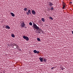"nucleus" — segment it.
<instances>
[{
	"label": "nucleus",
	"instance_id": "f257e3e1",
	"mask_svg": "<svg viewBox=\"0 0 73 73\" xmlns=\"http://www.w3.org/2000/svg\"><path fill=\"white\" fill-rule=\"evenodd\" d=\"M33 28H34V29H35L37 30H38V29H40V28H39V27L37 26V25L35 23H34L33 24Z\"/></svg>",
	"mask_w": 73,
	"mask_h": 73
},
{
	"label": "nucleus",
	"instance_id": "f03ea898",
	"mask_svg": "<svg viewBox=\"0 0 73 73\" xmlns=\"http://www.w3.org/2000/svg\"><path fill=\"white\" fill-rule=\"evenodd\" d=\"M20 25L22 28H24V27H25V24L24 21H22L20 23Z\"/></svg>",
	"mask_w": 73,
	"mask_h": 73
},
{
	"label": "nucleus",
	"instance_id": "7ed1b4c3",
	"mask_svg": "<svg viewBox=\"0 0 73 73\" xmlns=\"http://www.w3.org/2000/svg\"><path fill=\"white\" fill-rule=\"evenodd\" d=\"M26 15H31L32 14V13H31V10H28V12L26 11Z\"/></svg>",
	"mask_w": 73,
	"mask_h": 73
},
{
	"label": "nucleus",
	"instance_id": "20e7f679",
	"mask_svg": "<svg viewBox=\"0 0 73 73\" xmlns=\"http://www.w3.org/2000/svg\"><path fill=\"white\" fill-rule=\"evenodd\" d=\"M47 4L50 7H52V5H53V3L50 2H48L47 3Z\"/></svg>",
	"mask_w": 73,
	"mask_h": 73
},
{
	"label": "nucleus",
	"instance_id": "39448f33",
	"mask_svg": "<svg viewBox=\"0 0 73 73\" xmlns=\"http://www.w3.org/2000/svg\"><path fill=\"white\" fill-rule=\"evenodd\" d=\"M23 38L24 39H25L26 41H29V38L27 36H23Z\"/></svg>",
	"mask_w": 73,
	"mask_h": 73
},
{
	"label": "nucleus",
	"instance_id": "423d86ee",
	"mask_svg": "<svg viewBox=\"0 0 73 73\" xmlns=\"http://www.w3.org/2000/svg\"><path fill=\"white\" fill-rule=\"evenodd\" d=\"M31 12L33 15H36V12H35V10H32L31 11Z\"/></svg>",
	"mask_w": 73,
	"mask_h": 73
},
{
	"label": "nucleus",
	"instance_id": "0eeeda50",
	"mask_svg": "<svg viewBox=\"0 0 73 73\" xmlns=\"http://www.w3.org/2000/svg\"><path fill=\"white\" fill-rule=\"evenodd\" d=\"M33 52L34 53H37V54H38L39 53H40V52L38 51H37L36 50H34L33 51Z\"/></svg>",
	"mask_w": 73,
	"mask_h": 73
},
{
	"label": "nucleus",
	"instance_id": "6e6552de",
	"mask_svg": "<svg viewBox=\"0 0 73 73\" xmlns=\"http://www.w3.org/2000/svg\"><path fill=\"white\" fill-rule=\"evenodd\" d=\"M39 59L41 62H43V58L40 57Z\"/></svg>",
	"mask_w": 73,
	"mask_h": 73
},
{
	"label": "nucleus",
	"instance_id": "1a4fd4ad",
	"mask_svg": "<svg viewBox=\"0 0 73 73\" xmlns=\"http://www.w3.org/2000/svg\"><path fill=\"white\" fill-rule=\"evenodd\" d=\"M42 32H43V31L42 30H40V31H38V33L41 34L42 33Z\"/></svg>",
	"mask_w": 73,
	"mask_h": 73
},
{
	"label": "nucleus",
	"instance_id": "9d476101",
	"mask_svg": "<svg viewBox=\"0 0 73 73\" xmlns=\"http://www.w3.org/2000/svg\"><path fill=\"white\" fill-rule=\"evenodd\" d=\"M65 3H63V9H65Z\"/></svg>",
	"mask_w": 73,
	"mask_h": 73
},
{
	"label": "nucleus",
	"instance_id": "9b49d317",
	"mask_svg": "<svg viewBox=\"0 0 73 73\" xmlns=\"http://www.w3.org/2000/svg\"><path fill=\"white\" fill-rule=\"evenodd\" d=\"M6 27V29H10V27H9V26L8 25H6V26L5 27Z\"/></svg>",
	"mask_w": 73,
	"mask_h": 73
},
{
	"label": "nucleus",
	"instance_id": "f8f14e48",
	"mask_svg": "<svg viewBox=\"0 0 73 73\" xmlns=\"http://www.w3.org/2000/svg\"><path fill=\"white\" fill-rule=\"evenodd\" d=\"M11 13L12 16H13V17L15 16V14L13 13Z\"/></svg>",
	"mask_w": 73,
	"mask_h": 73
},
{
	"label": "nucleus",
	"instance_id": "ddd939ff",
	"mask_svg": "<svg viewBox=\"0 0 73 73\" xmlns=\"http://www.w3.org/2000/svg\"><path fill=\"white\" fill-rule=\"evenodd\" d=\"M53 9H54V8H53V7H51L50 8V10L51 11H53Z\"/></svg>",
	"mask_w": 73,
	"mask_h": 73
},
{
	"label": "nucleus",
	"instance_id": "4468645a",
	"mask_svg": "<svg viewBox=\"0 0 73 73\" xmlns=\"http://www.w3.org/2000/svg\"><path fill=\"white\" fill-rule=\"evenodd\" d=\"M18 46V45L17 46H13V48H14V49H16V48H17V47Z\"/></svg>",
	"mask_w": 73,
	"mask_h": 73
},
{
	"label": "nucleus",
	"instance_id": "2eb2a0df",
	"mask_svg": "<svg viewBox=\"0 0 73 73\" xmlns=\"http://www.w3.org/2000/svg\"><path fill=\"white\" fill-rule=\"evenodd\" d=\"M11 36L12 37H13V38H15V35L14 34H12L11 35Z\"/></svg>",
	"mask_w": 73,
	"mask_h": 73
},
{
	"label": "nucleus",
	"instance_id": "dca6fc26",
	"mask_svg": "<svg viewBox=\"0 0 73 73\" xmlns=\"http://www.w3.org/2000/svg\"><path fill=\"white\" fill-rule=\"evenodd\" d=\"M42 21L43 22H44L45 21V19H44V18H42Z\"/></svg>",
	"mask_w": 73,
	"mask_h": 73
},
{
	"label": "nucleus",
	"instance_id": "f3484780",
	"mask_svg": "<svg viewBox=\"0 0 73 73\" xmlns=\"http://www.w3.org/2000/svg\"><path fill=\"white\" fill-rule=\"evenodd\" d=\"M23 10L24 11H27V8H25Z\"/></svg>",
	"mask_w": 73,
	"mask_h": 73
},
{
	"label": "nucleus",
	"instance_id": "a211bd4d",
	"mask_svg": "<svg viewBox=\"0 0 73 73\" xmlns=\"http://www.w3.org/2000/svg\"><path fill=\"white\" fill-rule=\"evenodd\" d=\"M37 40L38 41H41V40H40V39L39 38H37Z\"/></svg>",
	"mask_w": 73,
	"mask_h": 73
},
{
	"label": "nucleus",
	"instance_id": "6ab92c4d",
	"mask_svg": "<svg viewBox=\"0 0 73 73\" xmlns=\"http://www.w3.org/2000/svg\"><path fill=\"white\" fill-rule=\"evenodd\" d=\"M43 61H44V62H46V61H47L46 59L43 58Z\"/></svg>",
	"mask_w": 73,
	"mask_h": 73
},
{
	"label": "nucleus",
	"instance_id": "aec40b11",
	"mask_svg": "<svg viewBox=\"0 0 73 73\" xmlns=\"http://www.w3.org/2000/svg\"><path fill=\"white\" fill-rule=\"evenodd\" d=\"M29 24L30 25H32V22H30L29 23Z\"/></svg>",
	"mask_w": 73,
	"mask_h": 73
},
{
	"label": "nucleus",
	"instance_id": "412c9836",
	"mask_svg": "<svg viewBox=\"0 0 73 73\" xmlns=\"http://www.w3.org/2000/svg\"><path fill=\"white\" fill-rule=\"evenodd\" d=\"M49 19H51V20H53V18L52 17H49Z\"/></svg>",
	"mask_w": 73,
	"mask_h": 73
},
{
	"label": "nucleus",
	"instance_id": "4be33fe9",
	"mask_svg": "<svg viewBox=\"0 0 73 73\" xmlns=\"http://www.w3.org/2000/svg\"><path fill=\"white\" fill-rule=\"evenodd\" d=\"M13 45V46H17V45L15 44H14Z\"/></svg>",
	"mask_w": 73,
	"mask_h": 73
},
{
	"label": "nucleus",
	"instance_id": "5701e85b",
	"mask_svg": "<svg viewBox=\"0 0 73 73\" xmlns=\"http://www.w3.org/2000/svg\"><path fill=\"white\" fill-rule=\"evenodd\" d=\"M17 49H19V46H17Z\"/></svg>",
	"mask_w": 73,
	"mask_h": 73
},
{
	"label": "nucleus",
	"instance_id": "b1692460",
	"mask_svg": "<svg viewBox=\"0 0 73 73\" xmlns=\"http://www.w3.org/2000/svg\"><path fill=\"white\" fill-rule=\"evenodd\" d=\"M53 69H54V67H52L51 68V69L52 70Z\"/></svg>",
	"mask_w": 73,
	"mask_h": 73
},
{
	"label": "nucleus",
	"instance_id": "393cba45",
	"mask_svg": "<svg viewBox=\"0 0 73 73\" xmlns=\"http://www.w3.org/2000/svg\"><path fill=\"white\" fill-rule=\"evenodd\" d=\"M64 69H65L64 68H62V70H64Z\"/></svg>",
	"mask_w": 73,
	"mask_h": 73
},
{
	"label": "nucleus",
	"instance_id": "a878e982",
	"mask_svg": "<svg viewBox=\"0 0 73 73\" xmlns=\"http://www.w3.org/2000/svg\"><path fill=\"white\" fill-rule=\"evenodd\" d=\"M70 4H72V2H70Z\"/></svg>",
	"mask_w": 73,
	"mask_h": 73
},
{
	"label": "nucleus",
	"instance_id": "bb28decb",
	"mask_svg": "<svg viewBox=\"0 0 73 73\" xmlns=\"http://www.w3.org/2000/svg\"><path fill=\"white\" fill-rule=\"evenodd\" d=\"M25 28H27V27H25Z\"/></svg>",
	"mask_w": 73,
	"mask_h": 73
}]
</instances>
